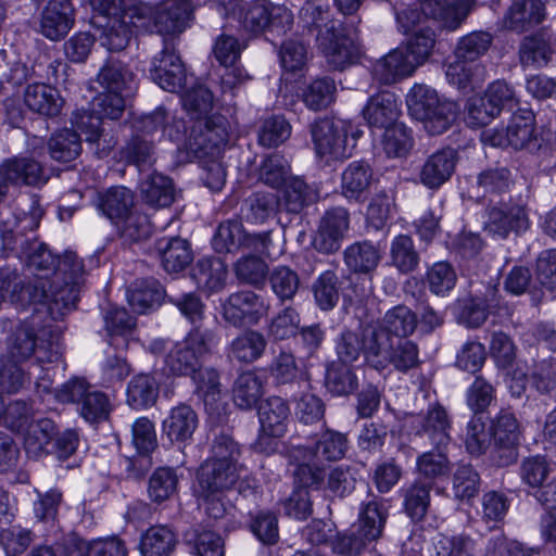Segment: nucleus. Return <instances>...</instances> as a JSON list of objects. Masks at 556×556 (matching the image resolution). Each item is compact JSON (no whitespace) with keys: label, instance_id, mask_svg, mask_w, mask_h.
I'll return each instance as SVG.
<instances>
[{"label":"nucleus","instance_id":"f3484780","mask_svg":"<svg viewBox=\"0 0 556 556\" xmlns=\"http://www.w3.org/2000/svg\"><path fill=\"white\" fill-rule=\"evenodd\" d=\"M534 137V115L522 110L514 114L504 128L486 129L481 132V141L491 147L525 148Z\"/></svg>","mask_w":556,"mask_h":556},{"label":"nucleus","instance_id":"20e7f679","mask_svg":"<svg viewBox=\"0 0 556 556\" xmlns=\"http://www.w3.org/2000/svg\"><path fill=\"white\" fill-rule=\"evenodd\" d=\"M125 109L123 93L104 91L91 102L90 111H77L73 115V124L85 135V140L93 147L98 157H104L115 146L113 138L106 139L100 128L103 118L117 119Z\"/></svg>","mask_w":556,"mask_h":556},{"label":"nucleus","instance_id":"bf43d9fd","mask_svg":"<svg viewBox=\"0 0 556 556\" xmlns=\"http://www.w3.org/2000/svg\"><path fill=\"white\" fill-rule=\"evenodd\" d=\"M273 292L281 301L292 300L300 289V277L298 273L288 266L279 265L268 275Z\"/></svg>","mask_w":556,"mask_h":556},{"label":"nucleus","instance_id":"6e6d98bb","mask_svg":"<svg viewBox=\"0 0 556 556\" xmlns=\"http://www.w3.org/2000/svg\"><path fill=\"white\" fill-rule=\"evenodd\" d=\"M49 153L59 162H71L81 152L79 135L70 129L55 132L49 140Z\"/></svg>","mask_w":556,"mask_h":556},{"label":"nucleus","instance_id":"a19ab883","mask_svg":"<svg viewBox=\"0 0 556 556\" xmlns=\"http://www.w3.org/2000/svg\"><path fill=\"white\" fill-rule=\"evenodd\" d=\"M132 205V192L125 187H113L98 195V207L116 225L127 216Z\"/></svg>","mask_w":556,"mask_h":556},{"label":"nucleus","instance_id":"8fccbe9b","mask_svg":"<svg viewBox=\"0 0 556 556\" xmlns=\"http://www.w3.org/2000/svg\"><path fill=\"white\" fill-rule=\"evenodd\" d=\"M435 556H477L478 544L466 533H440L434 539Z\"/></svg>","mask_w":556,"mask_h":556},{"label":"nucleus","instance_id":"603ef678","mask_svg":"<svg viewBox=\"0 0 556 556\" xmlns=\"http://www.w3.org/2000/svg\"><path fill=\"white\" fill-rule=\"evenodd\" d=\"M325 386L334 395H346L357 388V378L351 365L331 362L326 369Z\"/></svg>","mask_w":556,"mask_h":556},{"label":"nucleus","instance_id":"5fc2aeb1","mask_svg":"<svg viewBox=\"0 0 556 556\" xmlns=\"http://www.w3.org/2000/svg\"><path fill=\"white\" fill-rule=\"evenodd\" d=\"M179 478L173 468H157L149 479L148 495L156 504L169 500L177 492Z\"/></svg>","mask_w":556,"mask_h":556},{"label":"nucleus","instance_id":"2eb2a0df","mask_svg":"<svg viewBox=\"0 0 556 556\" xmlns=\"http://www.w3.org/2000/svg\"><path fill=\"white\" fill-rule=\"evenodd\" d=\"M224 320L236 327L255 326L268 314L269 304L252 291L231 293L222 304Z\"/></svg>","mask_w":556,"mask_h":556},{"label":"nucleus","instance_id":"79ce46f5","mask_svg":"<svg viewBox=\"0 0 556 556\" xmlns=\"http://www.w3.org/2000/svg\"><path fill=\"white\" fill-rule=\"evenodd\" d=\"M99 84L106 91H131L135 86V74L126 64L115 58H109L98 74Z\"/></svg>","mask_w":556,"mask_h":556},{"label":"nucleus","instance_id":"473e14b6","mask_svg":"<svg viewBox=\"0 0 556 556\" xmlns=\"http://www.w3.org/2000/svg\"><path fill=\"white\" fill-rule=\"evenodd\" d=\"M382 258L379 245L371 241H357L348 245L343 252L346 267L356 274H370Z\"/></svg>","mask_w":556,"mask_h":556},{"label":"nucleus","instance_id":"ddd939ff","mask_svg":"<svg viewBox=\"0 0 556 556\" xmlns=\"http://www.w3.org/2000/svg\"><path fill=\"white\" fill-rule=\"evenodd\" d=\"M387 518L388 509L381 502L374 498L363 503L358 514L357 531L341 540L343 552L358 554L367 543L378 540L382 535Z\"/></svg>","mask_w":556,"mask_h":556},{"label":"nucleus","instance_id":"ea45409f","mask_svg":"<svg viewBox=\"0 0 556 556\" xmlns=\"http://www.w3.org/2000/svg\"><path fill=\"white\" fill-rule=\"evenodd\" d=\"M3 165L11 184L40 186L47 182L41 164L31 157H14L5 161Z\"/></svg>","mask_w":556,"mask_h":556},{"label":"nucleus","instance_id":"c9c22d12","mask_svg":"<svg viewBox=\"0 0 556 556\" xmlns=\"http://www.w3.org/2000/svg\"><path fill=\"white\" fill-rule=\"evenodd\" d=\"M22 434L27 455L38 458L48 454L50 445L56 435V426L49 418H39L29 424Z\"/></svg>","mask_w":556,"mask_h":556},{"label":"nucleus","instance_id":"13d9d810","mask_svg":"<svg viewBox=\"0 0 556 556\" xmlns=\"http://www.w3.org/2000/svg\"><path fill=\"white\" fill-rule=\"evenodd\" d=\"M271 2L266 0H255L245 3L239 15V21L243 28L250 33L258 34L266 31L270 18Z\"/></svg>","mask_w":556,"mask_h":556},{"label":"nucleus","instance_id":"a878e982","mask_svg":"<svg viewBox=\"0 0 556 556\" xmlns=\"http://www.w3.org/2000/svg\"><path fill=\"white\" fill-rule=\"evenodd\" d=\"M418 424L419 429L416 431V435L427 441L435 450H442L448 445L452 424L442 406L430 407Z\"/></svg>","mask_w":556,"mask_h":556},{"label":"nucleus","instance_id":"a211bd4d","mask_svg":"<svg viewBox=\"0 0 556 556\" xmlns=\"http://www.w3.org/2000/svg\"><path fill=\"white\" fill-rule=\"evenodd\" d=\"M494 440L493 460L497 466L505 467L517 458L516 446L520 438V426L516 416L508 410H501L490 427Z\"/></svg>","mask_w":556,"mask_h":556},{"label":"nucleus","instance_id":"423d86ee","mask_svg":"<svg viewBox=\"0 0 556 556\" xmlns=\"http://www.w3.org/2000/svg\"><path fill=\"white\" fill-rule=\"evenodd\" d=\"M406 102L410 115L433 136L445 132L457 117L456 103L441 99L434 89L425 85H415Z\"/></svg>","mask_w":556,"mask_h":556},{"label":"nucleus","instance_id":"49530a36","mask_svg":"<svg viewBox=\"0 0 556 556\" xmlns=\"http://www.w3.org/2000/svg\"><path fill=\"white\" fill-rule=\"evenodd\" d=\"M176 542V536L169 528L153 526L142 533L139 549L142 556H170Z\"/></svg>","mask_w":556,"mask_h":556},{"label":"nucleus","instance_id":"4468645a","mask_svg":"<svg viewBox=\"0 0 556 556\" xmlns=\"http://www.w3.org/2000/svg\"><path fill=\"white\" fill-rule=\"evenodd\" d=\"M290 409L285 400L271 396L265 400L258 407L261 434L255 443L257 451L270 454L277 448V442L273 439L282 437L287 431Z\"/></svg>","mask_w":556,"mask_h":556},{"label":"nucleus","instance_id":"f257e3e1","mask_svg":"<svg viewBox=\"0 0 556 556\" xmlns=\"http://www.w3.org/2000/svg\"><path fill=\"white\" fill-rule=\"evenodd\" d=\"M38 226L39 215L36 214L8 218H4L3 212L0 214V231L4 247L14 251L37 276L33 283L24 285V289H31L40 279L51 280L56 267L51 251L45 244L26 236V231L34 232Z\"/></svg>","mask_w":556,"mask_h":556},{"label":"nucleus","instance_id":"864d4df0","mask_svg":"<svg viewBox=\"0 0 556 556\" xmlns=\"http://www.w3.org/2000/svg\"><path fill=\"white\" fill-rule=\"evenodd\" d=\"M431 482L416 481L403 490L404 509L416 521L421 520L430 506Z\"/></svg>","mask_w":556,"mask_h":556},{"label":"nucleus","instance_id":"e2e57ef3","mask_svg":"<svg viewBox=\"0 0 556 556\" xmlns=\"http://www.w3.org/2000/svg\"><path fill=\"white\" fill-rule=\"evenodd\" d=\"M390 255L392 264L404 274L413 271L419 263V256L410 237L400 235L391 243Z\"/></svg>","mask_w":556,"mask_h":556},{"label":"nucleus","instance_id":"e433bc0d","mask_svg":"<svg viewBox=\"0 0 556 556\" xmlns=\"http://www.w3.org/2000/svg\"><path fill=\"white\" fill-rule=\"evenodd\" d=\"M267 348V340L256 330H245L230 343L229 357L242 364H251L260 359Z\"/></svg>","mask_w":556,"mask_h":556},{"label":"nucleus","instance_id":"1a4fd4ad","mask_svg":"<svg viewBox=\"0 0 556 556\" xmlns=\"http://www.w3.org/2000/svg\"><path fill=\"white\" fill-rule=\"evenodd\" d=\"M213 332L193 327L187 337L175 343L164 359V369L173 376H193L201 367V359L210 351Z\"/></svg>","mask_w":556,"mask_h":556},{"label":"nucleus","instance_id":"6e6552de","mask_svg":"<svg viewBox=\"0 0 556 556\" xmlns=\"http://www.w3.org/2000/svg\"><path fill=\"white\" fill-rule=\"evenodd\" d=\"M364 344L366 362L378 370L392 365L395 370L407 372L420 364L418 345L412 340L390 341L381 336Z\"/></svg>","mask_w":556,"mask_h":556},{"label":"nucleus","instance_id":"dca6fc26","mask_svg":"<svg viewBox=\"0 0 556 556\" xmlns=\"http://www.w3.org/2000/svg\"><path fill=\"white\" fill-rule=\"evenodd\" d=\"M212 244L218 253L233 252L241 247H247L262 254L271 255L270 232L247 235L238 220L222 223L213 237Z\"/></svg>","mask_w":556,"mask_h":556},{"label":"nucleus","instance_id":"774afa93","mask_svg":"<svg viewBox=\"0 0 556 556\" xmlns=\"http://www.w3.org/2000/svg\"><path fill=\"white\" fill-rule=\"evenodd\" d=\"M551 47L540 36L526 37L519 49L520 62L525 66H543L551 59Z\"/></svg>","mask_w":556,"mask_h":556},{"label":"nucleus","instance_id":"0e129e2a","mask_svg":"<svg viewBox=\"0 0 556 556\" xmlns=\"http://www.w3.org/2000/svg\"><path fill=\"white\" fill-rule=\"evenodd\" d=\"M336 84L330 78H319L312 81L303 91L302 98L305 105L319 111L329 106L334 100Z\"/></svg>","mask_w":556,"mask_h":556},{"label":"nucleus","instance_id":"09e8293b","mask_svg":"<svg viewBox=\"0 0 556 556\" xmlns=\"http://www.w3.org/2000/svg\"><path fill=\"white\" fill-rule=\"evenodd\" d=\"M447 80L458 88L480 85L485 78V68L480 62H469L454 56L446 67Z\"/></svg>","mask_w":556,"mask_h":556},{"label":"nucleus","instance_id":"69168bd1","mask_svg":"<svg viewBox=\"0 0 556 556\" xmlns=\"http://www.w3.org/2000/svg\"><path fill=\"white\" fill-rule=\"evenodd\" d=\"M492 442V433L490 428L481 417L475 416L467 424L465 446L467 452L472 456L483 455Z\"/></svg>","mask_w":556,"mask_h":556},{"label":"nucleus","instance_id":"bb28decb","mask_svg":"<svg viewBox=\"0 0 556 556\" xmlns=\"http://www.w3.org/2000/svg\"><path fill=\"white\" fill-rule=\"evenodd\" d=\"M456 160V152L450 148L432 153L420 169L421 184L430 189L441 187L454 173Z\"/></svg>","mask_w":556,"mask_h":556},{"label":"nucleus","instance_id":"de8ad7c7","mask_svg":"<svg viewBox=\"0 0 556 556\" xmlns=\"http://www.w3.org/2000/svg\"><path fill=\"white\" fill-rule=\"evenodd\" d=\"M372 181L370 166L363 162H352L341 175L342 194L350 200H358Z\"/></svg>","mask_w":556,"mask_h":556},{"label":"nucleus","instance_id":"0eeeda50","mask_svg":"<svg viewBox=\"0 0 556 556\" xmlns=\"http://www.w3.org/2000/svg\"><path fill=\"white\" fill-rule=\"evenodd\" d=\"M315 151L321 159H345L351 156L363 130L351 121L320 118L311 126Z\"/></svg>","mask_w":556,"mask_h":556},{"label":"nucleus","instance_id":"a18cd8bd","mask_svg":"<svg viewBox=\"0 0 556 556\" xmlns=\"http://www.w3.org/2000/svg\"><path fill=\"white\" fill-rule=\"evenodd\" d=\"M143 201L152 207H167L175 200V189L172 179L162 174H151L140 187Z\"/></svg>","mask_w":556,"mask_h":556},{"label":"nucleus","instance_id":"393cba45","mask_svg":"<svg viewBox=\"0 0 556 556\" xmlns=\"http://www.w3.org/2000/svg\"><path fill=\"white\" fill-rule=\"evenodd\" d=\"M227 140L226 129L206 122L204 127L193 128L187 142V149L198 159L220 157Z\"/></svg>","mask_w":556,"mask_h":556},{"label":"nucleus","instance_id":"f03ea898","mask_svg":"<svg viewBox=\"0 0 556 556\" xmlns=\"http://www.w3.org/2000/svg\"><path fill=\"white\" fill-rule=\"evenodd\" d=\"M348 447L345 434L330 429L315 434L305 445H292L288 454L298 463L294 470L295 481L304 486L320 489L324 485L325 470L318 464L341 459Z\"/></svg>","mask_w":556,"mask_h":556},{"label":"nucleus","instance_id":"c03bdc74","mask_svg":"<svg viewBox=\"0 0 556 556\" xmlns=\"http://www.w3.org/2000/svg\"><path fill=\"white\" fill-rule=\"evenodd\" d=\"M513 185L511 173L503 166H491L481 170L476 178L472 191L476 198L501 194L509 190Z\"/></svg>","mask_w":556,"mask_h":556},{"label":"nucleus","instance_id":"cd10ccee","mask_svg":"<svg viewBox=\"0 0 556 556\" xmlns=\"http://www.w3.org/2000/svg\"><path fill=\"white\" fill-rule=\"evenodd\" d=\"M416 68L404 49L396 48L375 63L372 75L381 84L391 85L413 75Z\"/></svg>","mask_w":556,"mask_h":556},{"label":"nucleus","instance_id":"3c124183","mask_svg":"<svg viewBox=\"0 0 556 556\" xmlns=\"http://www.w3.org/2000/svg\"><path fill=\"white\" fill-rule=\"evenodd\" d=\"M232 394L237 406L250 409L263 395V382L253 371L243 372L236 379Z\"/></svg>","mask_w":556,"mask_h":556},{"label":"nucleus","instance_id":"39448f33","mask_svg":"<svg viewBox=\"0 0 556 556\" xmlns=\"http://www.w3.org/2000/svg\"><path fill=\"white\" fill-rule=\"evenodd\" d=\"M61 333L50 326L36 331L34 323L22 324L13 333L9 344V358L23 363L31 356L36 363L31 366L42 368L46 363H54L61 356Z\"/></svg>","mask_w":556,"mask_h":556},{"label":"nucleus","instance_id":"72a5a7b5","mask_svg":"<svg viewBox=\"0 0 556 556\" xmlns=\"http://www.w3.org/2000/svg\"><path fill=\"white\" fill-rule=\"evenodd\" d=\"M24 103L34 113L45 116H55L62 108L59 91L42 83L29 84L24 91Z\"/></svg>","mask_w":556,"mask_h":556},{"label":"nucleus","instance_id":"4be33fe9","mask_svg":"<svg viewBox=\"0 0 556 556\" xmlns=\"http://www.w3.org/2000/svg\"><path fill=\"white\" fill-rule=\"evenodd\" d=\"M243 466L233 463H213L205 460L198 471L197 492L220 494L230 490L239 481Z\"/></svg>","mask_w":556,"mask_h":556},{"label":"nucleus","instance_id":"680f3d73","mask_svg":"<svg viewBox=\"0 0 556 556\" xmlns=\"http://www.w3.org/2000/svg\"><path fill=\"white\" fill-rule=\"evenodd\" d=\"M290 175L288 161L278 153L266 156L258 169V179L265 185L277 189L285 185Z\"/></svg>","mask_w":556,"mask_h":556},{"label":"nucleus","instance_id":"9b49d317","mask_svg":"<svg viewBox=\"0 0 556 556\" xmlns=\"http://www.w3.org/2000/svg\"><path fill=\"white\" fill-rule=\"evenodd\" d=\"M151 10L147 5L126 9L119 16H113L106 21H96L101 28L100 42L109 51L125 49L134 34V28H147L148 14Z\"/></svg>","mask_w":556,"mask_h":556},{"label":"nucleus","instance_id":"f8f14e48","mask_svg":"<svg viewBox=\"0 0 556 556\" xmlns=\"http://www.w3.org/2000/svg\"><path fill=\"white\" fill-rule=\"evenodd\" d=\"M198 0H162L155 7H149L148 27L146 31L157 33L162 36L181 34L192 16Z\"/></svg>","mask_w":556,"mask_h":556},{"label":"nucleus","instance_id":"2f4dec72","mask_svg":"<svg viewBox=\"0 0 556 556\" xmlns=\"http://www.w3.org/2000/svg\"><path fill=\"white\" fill-rule=\"evenodd\" d=\"M68 0H50L42 11L40 33L50 40L63 38L71 28Z\"/></svg>","mask_w":556,"mask_h":556},{"label":"nucleus","instance_id":"412c9836","mask_svg":"<svg viewBox=\"0 0 556 556\" xmlns=\"http://www.w3.org/2000/svg\"><path fill=\"white\" fill-rule=\"evenodd\" d=\"M417 327L416 314L405 305H396L384 314L382 319L371 328L365 330V341L367 343L371 339H379L384 336L386 339L394 340V338L406 339L412 336Z\"/></svg>","mask_w":556,"mask_h":556},{"label":"nucleus","instance_id":"f704fd0d","mask_svg":"<svg viewBox=\"0 0 556 556\" xmlns=\"http://www.w3.org/2000/svg\"><path fill=\"white\" fill-rule=\"evenodd\" d=\"M165 290L154 278L135 281L127 292V300L131 308L143 314L161 305Z\"/></svg>","mask_w":556,"mask_h":556},{"label":"nucleus","instance_id":"c85d7f7f","mask_svg":"<svg viewBox=\"0 0 556 556\" xmlns=\"http://www.w3.org/2000/svg\"><path fill=\"white\" fill-rule=\"evenodd\" d=\"M544 17V4L541 0H513L503 24L505 28L521 33L540 24Z\"/></svg>","mask_w":556,"mask_h":556},{"label":"nucleus","instance_id":"37998d69","mask_svg":"<svg viewBox=\"0 0 556 556\" xmlns=\"http://www.w3.org/2000/svg\"><path fill=\"white\" fill-rule=\"evenodd\" d=\"M159 396V384L154 377L148 374L134 376L126 390L127 404L137 410L153 406Z\"/></svg>","mask_w":556,"mask_h":556},{"label":"nucleus","instance_id":"4c0bfd02","mask_svg":"<svg viewBox=\"0 0 556 556\" xmlns=\"http://www.w3.org/2000/svg\"><path fill=\"white\" fill-rule=\"evenodd\" d=\"M162 265L168 273L184 270L192 261V252L187 240L179 237L162 238L156 242Z\"/></svg>","mask_w":556,"mask_h":556},{"label":"nucleus","instance_id":"aec40b11","mask_svg":"<svg viewBox=\"0 0 556 556\" xmlns=\"http://www.w3.org/2000/svg\"><path fill=\"white\" fill-rule=\"evenodd\" d=\"M150 75L154 83L169 92H178L187 85L186 71L173 43L165 40L162 52L152 60Z\"/></svg>","mask_w":556,"mask_h":556},{"label":"nucleus","instance_id":"052dcab7","mask_svg":"<svg viewBox=\"0 0 556 556\" xmlns=\"http://www.w3.org/2000/svg\"><path fill=\"white\" fill-rule=\"evenodd\" d=\"M552 471V465L547 459L536 455L521 462L519 476L523 484L538 491L547 481Z\"/></svg>","mask_w":556,"mask_h":556},{"label":"nucleus","instance_id":"338daca9","mask_svg":"<svg viewBox=\"0 0 556 556\" xmlns=\"http://www.w3.org/2000/svg\"><path fill=\"white\" fill-rule=\"evenodd\" d=\"M435 45L434 31L428 27L417 30L403 48L416 67L422 65L431 55Z\"/></svg>","mask_w":556,"mask_h":556},{"label":"nucleus","instance_id":"b1692460","mask_svg":"<svg viewBox=\"0 0 556 556\" xmlns=\"http://www.w3.org/2000/svg\"><path fill=\"white\" fill-rule=\"evenodd\" d=\"M529 227L528 214L522 205L502 204L489 210L484 229L498 238H506L510 231L520 232Z\"/></svg>","mask_w":556,"mask_h":556},{"label":"nucleus","instance_id":"5701e85b","mask_svg":"<svg viewBox=\"0 0 556 556\" xmlns=\"http://www.w3.org/2000/svg\"><path fill=\"white\" fill-rule=\"evenodd\" d=\"M473 8L475 0H424L420 3L424 15L447 30H456Z\"/></svg>","mask_w":556,"mask_h":556},{"label":"nucleus","instance_id":"6ab92c4d","mask_svg":"<svg viewBox=\"0 0 556 556\" xmlns=\"http://www.w3.org/2000/svg\"><path fill=\"white\" fill-rule=\"evenodd\" d=\"M350 227V214L344 207H333L321 216L313 237V247L321 253L337 252Z\"/></svg>","mask_w":556,"mask_h":556},{"label":"nucleus","instance_id":"58836bf2","mask_svg":"<svg viewBox=\"0 0 556 556\" xmlns=\"http://www.w3.org/2000/svg\"><path fill=\"white\" fill-rule=\"evenodd\" d=\"M192 277L200 289L216 292L225 287L227 267L219 257H204L197 262Z\"/></svg>","mask_w":556,"mask_h":556},{"label":"nucleus","instance_id":"c756f323","mask_svg":"<svg viewBox=\"0 0 556 556\" xmlns=\"http://www.w3.org/2000/svg\"><path fill=\"white\" fill-rule=\"evenodd\" d=\"M362 113L371 128L387 129L399 124L400 109L394 96L389 92L370 97Z\"/></svg>","mask_w":556,"mask_h":556},{"label":"nucleus","instance_id":"7ed1b4c3","mask_svg":"<svg viewBox=\"0 0 556 556\" xmlns=\"http://www.w3.org/2000/svg\"><path fill=\"white\" fill-rule=\"evenodd\" d=\"M85 278L86 270L83 260L75 252L65 251L58 258L51 280L43 279L47 283V296L36 300V303L47 306L52 319L61 318L75 306Z\"/></svg>","mask_w":556,"mask_h":556},{"label":"nucleus","instance_id":"9d476101","mask_svg":"<svg viewBox=\"0 0 556 556\" xmlns=\"http://www.w3.org/2000/svg\"><path fill=\"white\" fill-rule=\"evenodd\" d=\"M316 43L333 70L342 71L355 64L361 56L357 37L348 34L341 23H327L325 30L317 34Z\"/></svg>","mask_w":556,"mask_h":556},{"label":"nucleus","instance_id":"7c9ffc66","mask_svg":"<svg viewBox=\"0 0 556 556\" xmlns=\"http://www.w3.org/2000/svg\"><path fill=\"white\" fill-rule=\"evenodd\" d=\"M198 422L195 412L189 405L180 404L163 420V432L170 442L185 443L192 439Z\"/></svg>","mask_w":556,"mask_h":556},{"label":"nucleus","instance_id":"4d7b16f0","mask_svg":"<svg viewBox=\"0 0 556 556\" xmlns=\"http://www.w3.org/2000/svg\"><path fill=\"white\" fill-rule=\"evenodd\" d=\"M493 37L486 31H472L463 36L454 50V56L469 62H479L490 49Z\"/></svg>","mask_w":556,"mask_h":556}]
</instances>
